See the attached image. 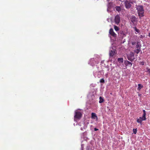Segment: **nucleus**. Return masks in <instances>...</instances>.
I'll return each mask as SVG.
<instances>
[{
	"instance_id": "obj_26",
	"label": "nucleus",
	"mask_w": 150,
	"mask_h": 150,
	"mask_svg": "<svg viewBox=\"0 0 150 150\" xmlns=\"http://www.w3.org/2000/svg\"><path fill=\"white\" fill-rule=\"evenodd\" d=\"M139 119H141V120H142V121L146 120H144V118H143V117H140Z\"/></svg>"
},
{
	"instance_id": "obj_8",
	"label": "nucleus",
	"mask_w": 150,
	"mask_h": 150,
	"mask_svg": "<svg viewBox=\"0 0 150 150\" xmlns=\"http://www.w3.org/2000/svg\"><path fill=\"white\" fill-rule=\"evenodd\" d=\"M137 9L138 12H141L144 11L143 6H137Z\"/></svg>"
},
{
	"instance_id": "obj_17",
	"label": "nucleus",
	"mask_w": 150,
	"mask_h": 150,
	"mask_svg": "<svg viewBox=\"0 0 150 150\" xmlns=\"http://www.w3.org/2000/svg\"><path fill=\"white\" fill-rule=\"evenodd\" d=\"M138 87L137 88L138 90L139 91L143 87V86L141 84H138Z\"/></svg>"
},
{
	"instance_id": "obj_3",
	"label": "nucleus",
	"mask_w": 150,
	"mask_h": 150,
	"mask_svg": "<svg viewBox=\"0 0 150 150\" xmlns=\"http://www.w3.org/2000/svg\"><path fill=\"white\" fill-rule=\"evenodd\" d=\"M116 50L115 48H111L109 52L110 58L112 59L113 57H114L115 54H116Z\"/></svg>"
},
{
	"instance_id": "obj_20",
	"label": "nucleus",
	"mask_w": 150,
	"mask_h": 150,
	"mask_svg": "<svg viewBox=\"0 0 150 150\" xmlns=\"http://www.w3.org/2000/svg\"><path fill=\"white\" fill-rule=\"evenodd\" d=\"M99 98L100 100L99 101V103H101L103 102V98L101 97H100Z\"/></svg>"
},
{
	"instance_id": "obj_33",
	"label": "nucleus",
	"mask_w": 150,
	"mask_h": 150,
	"mask_svg": "<svg viewBox=\"0 0 150 150\" xmlns=\"http://www.w3.org/2000/svg\"><path fill=\"white\" fill-rule=\"evenodd\" d=\"M149 36L150 37V33L149 34Z\"/></svg>"
},
{
	"instance_id": "obj_11",
	"label": "nucleus",
	"mask_w": 150,
	"mask_h": 150,
	"mask_svg": "<svg viewBox=\"0 0 150 150\" xmlns=\"http://www.w3.org/2000/svg\"><path fill=\"white\" fill-rule=\"evenodd\" d=\"M124 63L126 66H129L130 67H131L132 65V64L131 62L127 60H125Z\"/></svg>"
},
{
	"instance_id": "obj_13",
	"label": "nucleus",
	"mask_w": 150,
	"mask_h": 150,
	"mask_svg": "<svg viewBox=\"0 0 150 150\" xmlns=\"http://www.w3.org/2000/svg\"><path fill=\"white\" fill-rule=\"evenodd\" d=\"M123 61V59L122 58H118L117 59V61L119 63H122Z\"/></svg>"
},
{
	"instance_id": "obj_21",
	"label": "nucleus",
	"mask_w": 150,
	"mask_h": 150,
	"mask_svg": "<svg viewBox=\"0 0 150 150\" xmlns=\"http://www.w3.org/2000/svg\"><path fill=\"white\" fill-rule=\"evenodd\" d=\"M134 28L135 29V31L136 32H137L138 33H139L140 32L139 30V29H137L136 27H134Z\"/></svg>"
},
{
	"instance_id": "obj_19",
	"label": "nucleus",
	"mask_w": 150,
	"mask_h": 150,
	"mask_svg": "<svg viewBox=\"0 0 150 150\" xmlns=\"http://www.w3.org/2000/svg\"><path fill=\"white\" fill-rule=\"evenodd\" d=\"M141 50L139 49H137L134 50V51L137 54H138Z\"/></svg>"
},
{
	"instance_id": "obj_28",
	"label": "nucleus",
	"mask_w": 150,
	"mask_h": 150,
	"mask_svg": "<svg viewBox=\"0 0 150 150\" xmlns=\"http://www.w3.org/2000/svg\"><path fill=\"white\" fill-rule=\"evenodd\" d=\"M136 43V42H132V45H134Z\"/></svg>"
},
{
	"instance_id": "obj_31",
	"label": "nucleus",
	"mask_w": 150,
	"mask_h": 150,
	"mask_svg": "<svg viewBox=\"0 0 150 150\" xmlns=\"http://www.w3.org/2000/svg\"><path fill=\"white\" fill-rule=\"evenodd\" d=\"M125 39H124L123 42V43H124L125 42Z\"/></svg>"
},
{
	"instance_id": "obj_35",
	"label": "nucleus",
	"mask_w": 150,
	"mask_h": 150,
	"mask_svg": "<svg viewBox=\"0 0 150 150\" xmlns=\"http://www.w3.org/2000/svg\"><path fill=\"white\" fill-rule=\"evenodd\" d=\"M107 1H109V0H107Z\"/></svg>"
},
{
	"instance_id": "obj_25",
	"label": "nucleus",
	"mask_w": 150,
	"mask_h": 150,
	"mask_svg": "<svg viewBox=\"0 0 150 150\" xmlns=\"http://www.w3.org/2000/svg\"><path fill=\"white\" fill-rule=\"evenodd\" d=\"M147 71L149 73V74L150 75V69H148V68H147Z\"/></svg>"
},
{
	"instance_id": "obj_15",
	"label": "nucleus",
	"mask_w": 150,
	"mask_h": 150,
	"mask_svg": "<svg viewBox=\"0 0 150 150\" xmlns=\"http://www.w3.org/2000/svg\"><path fill=\"white\" fill-rule=\"evenodd\" d=\"M141 45L140 44V43L138 42H137V44L136 45V47L137 49H140L141 48Z\"/></svg>"
},
{
	"instance_id": "obj_27",
	"label": "nucleus",
	"mask_w": 150,
	"mask_h": 150,
	"mask_svg": "<svg viewBox=\"0 0 150 150\" xmlns=\"http://www.w3.org/2000/svg\"><path fill=\"white\" fill-rule=\"evenodd\" d=\"M100 82L101 83H103V78L100 79Z\"/></svg>"
},
{
	"instance_id": "obj_30",
	"label": "nucleus",
	"mask_w": 150,
	"mask_h": 150,
	"mask_svg": "<svg viewBox=\"0 0 150 150\" xmlns=\"http://www.w3.org/2000/svg\"><path fill=\"white\" fill-rule=\"evenodd\" d=\"M143 113H146V112L145 111V110H143Z\"/></svg>"
},
{
	"instance_id": "obj_4",
	"label": "nucleus",
	"mask_w": 150,
	"mask_h": 150,
	"mask_svg": "<svg viewBox=\"0 0 150 150\" xmlns=\"http://www.w3.org/2000/svg\"><path fill=\"white\" fill-rule=\"evenodd\" d=\"M127 56L128 59L131 62H133L135 59L134 55L133 52H131Z\"/></svg>"
},
{
	"instance_id": "obj_18",
	"label": "nucleus",
	"mask_w": 150,
	"mask_h": 150,
	"mask_svg": "<svg viewBox=\"0 0 150 150\" xmlns=\"http://www.w3.org/2000/svg\"><path fill=\"white\" fill-rule=\"evenodd\" d=\"M114 28L115 30H116V31H117L119 30V28L116 25H114Z\"/></svg>"
},
{
	"instance_id": "obj_32",
	"label": "nucleus",
	"mask_w": 150,
	"mask_h": 150,
	"mask_svg": "<svg viewBox=\"0 0 150 150\" xmlns=\"http://www.w3.org/2000/svg\"><path fill=\"white\" fill-rule=\"evenodd\" d=\"M94 130L95 131H96L97 130V129L96 128H95V129H94Z\"/></svg>"
},
{
	"instance_id": "obj_29",
	"label": "nucleus",
	"mask_w": 150,
	"mask_h": 150,
	"mask_svg": "<svg viewBox=\"0 0 150 150\" xmlns=\"http://www.w3.org/2000/svg\"><path fill=\"white\" fill-rule=\"evenodd\" d=\"M141 64H142V65H144V62H141Z\"/></svg>"
},
{
	"instance_id": "obj_9",
	"label": "nucleus",
	"mask_w": 150,
	"mask_h": 150,
	"mask_svg": "<svg viewBox=\"0 0 150 150\" xmlns=\"http://www.w3.org/2000/svg\"><path fill=\"white\" fill-rule=\"evenodd\" d=\"M129 18L131 21L133 23L137 21L136 17L134 16H130Z\"/></svg>"
},
{
	"instance_id": "obj_5",
	"label": "nucleus",
	"mask_w": 150,
	"mask_h": 150,
	"mask_svg": "<svg viewBox=\"0 0 150 150\" xmlns=\"http://www.w3.org/2000/svg\"><path fill=\"white\" fill-rule=\"evenodd\" d=\"M109 33L114 38L113 40L116 41V40L117 35L114 32L113 30L111 28L109 30Z\"/></svg>"
},
{
	"instance_id": "obj_16",
	"label": "nucleus",
	"mask_w": 150,
	"mask_h": 150,
	"mask_svg": "<svg viewBox=\"0 0 150 150\" xmlns=\"http://www.w3.org/2000/svg\"><path fill=\"white\" fill-rule=\"evenodd\" d=\"M144 11L141 12H138L139 16L140 17H143L144 16Z\"/></svg>"
},
{
	"instance_id": "obj_2",
	"label": "nucleus",
	"mask_w": 150,
	"mask_h": 150,
	"mask_svg": "<svg viewBox=\"0 0 150 150\" xmlns=\"http://www.w3.org/2000/svg\"><path fill=\"white\" fill-rule=\"evenodd\" d=\"M134 3H136L135 1H129L126 0L124 2V4L126 8L127 9H129L131 6V4H133Z\"/></svg>"
},
{
	"instance_id": "obj_1",
	"label": "nucleus",
	"mask_w": 150,
	"mask_h": 150,
	"mask_svg": "<svg viewBox=\"0 0 150 150\" xmlns=\"http://www.w3.org/2000/svg\"><path fill=\"white\" fill-rule=\"evenodd\" d=\"M128 33L127 29L125 28L124 30H120L118 33V36L120 39H122L124 37L127 36V35Z\"/></svg>"
},
{
	"instance_id": "obj_23",
	"label": "nucleus",
	"mask_w": 150,
	"mask_h": 150,
	"mask_svg": "<svg viewBox=\"0 0 150 150\" xmlns=\"http://www.w3.org/2000/svg\"><path fill=\"white\" fill-rule=\"evenodd\" d=\"M142 120H141V119H138L137 120V122L139 123H140L141 124Z\"/></svg>"
},
{
	"instance_id": "obj_34",
	"label": "nucleus",
	"mask_w": 150,
	"mask_h": 150,
	"mask_svg": "<svg viewBox=\"0 0 150 150\" xmlns=\"http://www.w3.org/2000/svg\"><path fill=\"white\" fill-rule=\"evenodd\" d=\"M93 59H91V61H93Z\"/></svg>"
},
{
	"instance_id": "obj_6",
	"label": "nucleus",
	"mask_w": 150,
	"mask_h": 150,
	"mask_svg": "<svg viewBox=\"0 0 150 150\" xmlns=\"http://www.w3.org/2000/svg\"><path fill=\"white\" fill-rule=\"evenodd\" d=\"M81 116L82 114L80 112H76L74 117L75 119H79L81 117Z\"/></svg>"
},
{
	"instance_id": "obj_7",
	"label": "nucleus",
	"mask_w": 150,
	"mask_h": 150,
	"mask_svg": "<svg viewBox=\"0 0 150 150\" xmlns=\"http://www.w3.org/2000/svg\"><path fill=\"white\" fill-rule=\"evenodd\" d=\"M115 24H118L120 22V17L118 15H117L115 17L114 19Z\"/></svg>"
},
{
	"instance_id": "obj_22",
	"label": "nucleus",
	"mask_w": 150,
	"mask_h": 150,
	"mask_svg": "<svg viewBox=\"0 0 150 150\" xmlns=\"http://www.w3.org/2000/svg\"><path fill=\"white\" fill-rule=\"evenodd\" d=\"M146 113H143L142 116V117L144 118V120H146Z\"/></svg>"
},
{
	"instance_id": "obj_10",
	"label": "nucleus",
	"mask_w": 150,
	"mask_h": 150,
	"mask_svg": "<svg viewBox=\"0 0 150 150\" xmlns=\"http://www.w3.org/2000/svg\"><path fill=\"white\" fill-rule=\"evenodd\" d=\"M112 7V4L111 3L109 2L107 5V11H110Z\"/></svg>"
},
{
	"instance_id": "obj_12",
	"label": "nucleus",
	"mask_w": 150,
	"mask_h": 150,
	"mask_svg": "<svg viewBox=\"0 0 150 150\" xmlns=\"http://www.w3.org/2000/svg\"><path fill=\"white\" fill-rule=\"evenodd\" d=\"M91 117L93 119H97V117L95 113H92L91 114Z\"/></svg>"
},
{
	"instance_id": "obj_14",
	"label": "nucleus",
	"mask_w": 150,
	"mask_h": 150,
	"mask_svg": "<svg viewBox=\"0 0 150 150\" xmlns=\"http://www.w3.org/2000/svg\"><path fill=\"white\" fill-rule=\"evenodd\" d=\"M116 11H117L118 12H120L121 11V8L120 6H116L115 7Z\"/></svg>"
},
{
	"instance_id": "obj_36",
	"label": "nucleus",
	"mask_w": 150,
	"mask_h": 150,
	"mask_svg": "<svg viewBox=\"0 0 150 150\" xmlns=\"http://www.w3.org/2000/svg\"><path fill=\"white\" fill-rule=\"evenodd\" d=\"M103 82H104H104H105V81H104V80Z\"/></svg>"
},
{
	"instance_id": "obj_24",
	"label": "nucleus",
	"mask_w": 150,
	"mask_h": 150,
	"mask_svg": "<svg viewBox=\"0 0 150 150\" xmlns=\"http://www.w3.org/2000/svg\"><path fill=\"white\" fill-rule=\"evenodd\" d=\"M133 131L134 134H136L137 132V129H133Z\"/></svg>"
}]
</instances>
